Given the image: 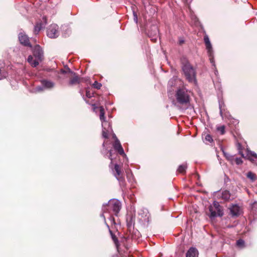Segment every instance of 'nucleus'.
Listing matches in <instances>:
<instances>
[{
	"label": "nucleus",
	"instance_id": "obj_1",
	"mask_svg": "<svg viewBox=\"0 0 257 257\" xmlns=\"http://www.w3.org/2000/svg\"><path fill=\"white\" fill-rule=\"evenodd\" d=\"M181 68L186 80L189 82L196 84V73L195 68L185 57L180 59Z\"/></svg>",
	"mask_w": 257,
	"mask_h": 257
},
{
	"label": "nucleus",
	"instance_id": "obj_2",
	"mask_svg": "<svg viewBox=\"0 0 257 257\" xmlns=\"http://www.w3.org/2000/svg\"><path fill=\"white\" fill-rule=\"evenodd\" d=\"M190 93L185 87L178 89L175 95L177 102L182 105L189 104L191 99Z\"/></svg>",
	"mask_w": 257,
	"mask_h": 257
},
{
	"label": "nucleus",
	"instance_id": "obj_3",
	"mask_svg": "<svg viewBox=\"0 0 257 257\" xmlns=\"http://www.w3.org/2000/svg\"><path fill=\"white\" fill-rule=\"evenodd\" d=\"M61 72L63 74H67L68 75L67 77L69 78L68 85L70 86L79 84L83 81V78L80 77L76 73L71 71L68 67L65 70L62 69Z\"/></svg>",
	"mask_w": 257,
	"mask_h": 257
},
{
	"label": "nucleus",
	"instance_id": "obj_4",
	"mask_svg": "<svg viewBox=\"0 0 257 257\" xmlns=\"http://www.w3.org/2000/svg\"><path fill=\"white\" fill-rule=\"evenodd\" d=\"M121 209V203L118 200H112L109 201L107 204L103 205L102 207L103 213L102 216L105 220L104 213L109 212V210H112L115 216H117Z\"/></svg>",
	"mask_w": 257,
	"mask_h": 257
},
{
	"label": "nucleus",
	"instance_id": "obj_5",
	"mask_svg": "<svg viewBox=\"0 0 257 257\" xmlns=\"http://www.w3.org/2000/svg\"><path fill=\"white\" fill-rule=\"evenodd\" d=\"M113 175L118 181L121 187L124 188L126 186L123 172L122 170L121 166L115 164L114 166V169L112 170Z\"/></svg>",
	"mask_w": 257,
	"mask_h": 257
},
{
	"label": "nucleus",
	"instance_id": "obj_6",
	"mask_svg": "<svg viewBox=\"0 0 257 257\" xmlns=\"http://www.w3.org/2000/svg\"><path fill=\"white\" fill-rule=\"evenodd\" d=\"M58 27L57 25H50L47 30V36L51 38H55L58 36Z\"/></svg>",
	"mask_w": 257,
	"mask_h": 257
},
{
	"label": "nucleus",
	"instance_id": "obj_7",
	"mask_svg": "<svg viewBox=\"0 0 257 257\" xmlns=\"http://www.w3.org/2000/svg\"><path fill=\"white\" fill-rule=\"evenodd\" d=\"M19 40L20 43L23 45L32 48V45L30 42L29 38L25 33H20L19 34Z\"/></svg>",
	"mask_w": 257,
	"mask_h": 257
},
{
	"label": "nucleus",
	"instance_id": "obj_8",
	"mask_svg": "<svg viewBox=\"0 0 257 257\" xmlns=\"http://www.w3.org/2000/svg\"><path fill=\"white\" fill-rule=\"evenodd\" d=\"M204 43L205 44L206 49L207 50V52H208L209 56L210 57V61H211V62L212 63L213 59V56H212L213 50H212V48L211 43L210 42V40H209V37H208V36H207V35L204 36Z\"/></svg>",
	"mask_w": 257,
	"mask_h": 257
},
{
	"label": "nucleus",
	"instance_id": "obj_9",
	"mask_svg": "<svg viewBox=\"0 0 257 257\" xmlns=\"http://www.w3.org/2000/svg\"><path fill=\"white\" fill-rule=\"evenodd\" d=\"M33 55L38 60L41 61L43 58V52L42 48L39 45L35 46L33 50Z\"/></svg>",
	"mask_w": 257,
	"mask_h": 257
},
{
	"label": "nucleus",
	"instance_id": "obj_10",
	"mask_svg": "<svg viewBox=\"0 0 257 257\" xmlns=\"http://www.w3.org/2000/svg\"><path fill=\"white\" fill-rule=\"evenodd\" d=\"M113 148L120 155H124L123 149L120 144L119 141L116 138L113 144Z\"/></svg>",
	"mask_w": 257,
	"mask_h": 257
},
{
	"label": "nucleus",
	"instance_id": "obj_11",
	"mask_svg": "<svg viewBox=\"0 0 257 257\" xmlns=\"http://www.w3.org/2000/svg\"><path fill=\"white\" fill-rule=\"evenodd\" d=\"M198 251L193 247H190L186 253V257H198Z\"/></svg>",
	"mask_w": 257,
	"mask_h": 257
},
{
	"label": "nucleus",
	"instance_id": "obj_12",
	"mask_svg": "<svg viewBox=\"0 0 257 257\" xmlns=\"http://www.w3.org/2000/svg\"><path fill=\"white\" fill-rule=\"evenodd\" d=\"M231 215L233 216H237L239 215L240 208L237 205H233L230 208Z\"/></svg>",
	"mask_w": 257,
	"mask_h": 257
},
{
	"label": "nucleus",
	"instance_id": "obj_13",
	"mask_svg": "<svg viewBox=\"0 0 257 257\" xmlns=\"http://www.w3.org/2000/svg\"><path fill=\"white\" fill-rule=\"evenodd\" d=\"M109 231L111 235V238L115 245L117 250L118 252H119V247L120 244H119L118 240L117 237L115 236V235L112 232V231L110 229H109Z\"/></svg>",
	"mask_w": 257,
	"mask_h": 257
},
{
	"label": "nucleus",
	"instance_id": "obj_14",
	"mask_svg": "<svg viewBox=\"0 0 257 257\" xmlns=\"http://www.w3.org/2000/svg\"><path fill=\"white\" fill-rule=\"evenodd\" d=\"M38 61V60H34L33 57L31 55L29 56L28 58V62L34 67H36L39 65V62Z\"/></svg>",
	"mask_w": 257,
	"mask_h": 257
},
{
	"label": "nucleus",
	"instance_id": "obj_15",
	"mask_svg": "<svg viewBox=\"0 0 257 257\" xmlns=\"http://www.w3.org/2000/svg\"><path fill=\"white\" fill-rule=\"evenodd\" d=\"M213 208L217 210L218 216H222L223 215L222 211L220 209V206L217 202L215 201L213 203Z\"/></svg>",
	"mask_w": 257,
	"mask_h": 257
},
{
	"label": "nucleus",
	"instance_id": "obj_16",
	"mask_svg": "<svg viewBox=\"0 0 257 257\" xmlns=\"http://www.w3.org/2000/svg\"><path fill=\"white\" fill-rule=\"evenodd\" d=\"M41 83L43 86L47 88H51L54 86V83L52 82L46 80H42Z\"/></svg>",
	"mask_w": 257,
	"mask_h": 257
},
{
	"label": "nucleus",
	"instance_id": "obj_17",
	"mask_svg": "<svg viewBox=\"0 0 257 257\" xmlns=\"http://www.w3.org/2000/svg\"><path fill=\"white\" fill-rule=\"evenodd\" d=\"M222 198L225 201H228L230 197V193L228 190H224L222 193Z\"/></svg>",
	"mask_w": 257,
	"mask_h": 257
},
{
	"label": "nucleus",
	"instance_id": "obj_18",
	"mask_svg": "<svg viewBox=\"0 0 257 257\" xmlns=\"http://www.w3.org/2000/svg\"><path fill=\"white\" fill-rule=\"evenodd\" d=\"M209 211L210 212V217H214L218 216L217 210L214 209L212 206H210L209 207Z\"/></svg>",
	"mask_w": 257,
	"mask_h": 257
},
{
	"label": "nucleus",
	"instance_id": "obj_19",
	"mask_svg": "<svg viewBox=\"0 0 257 257\" xmlns=\"http://www.w3.org/2000/svg\"><path fill=\"white\" fill-rule=\"evenodd\" d=\"M246 177L251 181H254L257 179L256 175L251 171L247 172L246 174Z\"/></svg>",
	"mask_w": 257,
	"mask_h": 257
},
{
	"label": "nucleus",
	"instance_id": "obj_20",
	"mask_svg": "<svg viewBox=\"0 0 257 257\" xmlns=\"http://www.w3.org/2000/svg\"><path fill=\"white\" fill-rule=\"evenodd\" d=\"M248 160L252 162H253L257 160V155L254 152H251L248 154Z\"/></svg>",
	"mask_w": 257,
	"mask_h": 257
},
{
	"label": "nucleus",
	"instance_id": "obj_21",
	"mask_svg": "<svg viewBox=\"0 0 257 257\" xmlns=\"http://www.w3.org/2000/svg\"><path fill=\"white\" fill-rule=\"evenodd\" d=\"M99 111H100V114H99L100 119L102 121H104L105 120V116H104L105 111H104V109L103 106L99 107Z\"/></svg>",
	"mask_w": 257,
	"mask_h": 257
},
{
	"label": "nucleus",
	"instance_id": "obj_22",
	"mask_svg": "<svg viewBox=\"0 0 257 257\" xmlns=\"http://www.w3.org/2000/svg\"><path fill=\"white\" fill-rule=\"evenodd\" d=\"M204 141L206 143H212L213 141V140L209 134H204L203 137Z\"/></svg>",
	"mask_w": 257,
	"mask_h": 257
},
{
	"label": "nucleus",
	"instance_id": "obj_23",
	"mask_svg": "<svg viewBox=\"0 0 257 257\" xmlns=\"http://www.w3.org/2000/svg\"><path fill=\"white\" fill-rule=\"evenodd\" d=\"M186 168L187 166L185 165H180L177 171L180 173L184 174L186 172Z\"/></svg>",
	"mask_w": 257,
	"mask_h": 257
},
{
	"label": "nucleus",
	"instance_id": "obj_24",
	"mask_svg": "<svg viewBox=\"0 0 257 257\" xmlns=\"http://www.w3.org/2000/svg\"><path fill=\"white\" fill-rule=\"evenodd\" d=\"M94 96V92H91L89 88H86V97L90 98Z\"/></svg>",
	"mask_w": 257,
	"mask_h": 257
},
{
	"label": "nucleus",
	"instance_id": "obj_25",
	"mask_svg": "<svg viewBox=\"0 0 257 257\" xmlns=\"http://www.w3.org/2000/svg\"><path fill=\"white\" fill-rule=\"evenodd\" d=\"M41 29V24L40 23H38L36 25L34 28V32L35 34H38L40 31Z\"/></svg>",
	"mask_w": 257,
	"mask_h": 257
},
{
	"label": "nucleus",
	"instance_id": "obj_26",
	"mask_svg": "<svg viewBox=\"0 0 257 257\" xmlns=\"http://www.w3.org/2000/svg\"><path fill=\"white\" fill-rule=\"evenodd\" d=\"M225 127L224 125H221L217 127L218 132H220L221 135H223L225 133Z\"/></svg>",
	"mask_w": 257,
	"mask_h": 257
},
{
	"label": "nucleus",
	"instance_id": "obj_27",
	"mask_svg": "<svg viewBox=\"0 0 257 257\" xmlns=\"http://www.w3.org/2000/svg\"><path fill=\"white\" fill-rule=\"evenodd\" d=\"M92 86L95 88L99 89L102 86V85L101 83L98 82L97 81H95L94 83L92 84Z\"/></svg>",
	"mask_w": 257,
	"mask_h": 257
},
{
	"label": "nucleus",
	"instance_id": "obj_28",
	"mask_svg": "<svg viewBox=\"0 0 257 257\" xmlns=\"http://www.w3.org/2000/svg\"><path fill=\"white\" fill-rule=\"evenodd\" d=\"M244 242L242 239H238L236 241V245L238 246H243L244 245Z\"/></svg>",
	"mask_w": 257,
	"mask_h": 257
},
{
	"label": "nucleus",
	"instance_id": "obj_29",
	"mask_svg": "<svg viewBox=\"0 0 257 257\" xmlns=\"http://www.w3.org/2000/svg\"><path fill=\"white\" fill-rule=\"evenodd\" d=\"M234 162H235V163L237 165H240V164H242V163H243L242 159L241 158H236L234 159Z\"/></svg>",
	"mask_w": 257,
	"mask_h": 257
},
{
	"label": "nucleus",
	"instance_id": "obj_30",
	"mask_svg": "<svg viewBox=\"0 0 257 257\" xmlns=\"http://www.w3.org/2000/svg\"><path fill=\"white\" fill-rule=\"evenodd\" d=\"M102 136L103 138H105V139H107L108 138V134L105 131H103L102 132Z\"/></svg>",
	"mask_w": 257,
	"mask_h": 257
},
{
	"label": "nucleus",
	"instance_id": "obj_31",
	"mask_svg": "<svg viewBox=\"0 0 257 257\" xmlns=\"http://www.w3.org/2000/svg\"><path fill=\"white\" fill-rule=\"evenodd\" d=\"M184 43V40L183 39H180L179 41V44L180 45H182Z\"/></svg>",
	"mask_w": 257,
	"mask_h": 257
},
{
	"label": "nucleus",
	"instance_id": "obj_32",
	"mask_svg": "<svg viewBox=\"0 0 257 257\" xmlns=\"http://www.w3.org/2000/svg\"><path fill=\"white\" fill-rule=\"evenodd\" d=\"M237 148H238V150H242V146H241V145L239 143H238L237 144Z\"/></svg>",
	"mask_w": 257,
	"mask_h": 257
},
{
	"label": "nucleus",
	"instance_id": "obj_33",
	"mask_svg": "<svg viewBox=\"0 0 257 257\" xmlns=\"http://www.w3.org/2000/svg\"><path fill=\"white\" fill-rule=\"evenodd\" d=\"M237 148H238V150H242V146H241V145L239 143H238L237 144Z\"/></svg>",
	"mask_w": 257,
	"mask_h": 257
},
{
	"label": "nucleus",
	"instance_id": "obj_34",
	"mask_svg": "<svg viewBox=\"0 0 257 257\" xmlns=\"http://www.w3.org/2000/svg\"><path fill=\"white\" fill-rule=\"evenodd\" d=\"M111 153H112V151H111V150L109 151V156H108V158H109V159H110L111 160H112V158H111V156H112Z\"/></svg>",
	"mask_w": 257,
	"mask_h": 257
},
{
	"label": "nucleus",
	"instance_id": "obj_35",
	"mask_svg": "<svg viewBox=\"0 0 257 257\" xmlns=\"http://www.w3.org/2000/svg\"><path fill=\"white\" fill-rule=\"evenodd\" d=\"M239 154L242 157H244V154H243L242 150L239 151Z\"/></svg>",
	"mask_w": 257,
	"mask_h": 257
},
{
	"label": "nucleus",
	"instance_id": "obj_36",
	"mask_svg": "<svg viewBox=\"0 0 257 257\" xmlns=\"http://www.w3.org/2000/svg\"><path fill=\"white\" fill-rule=\"evenodd\" d=\"M134 19L135 20L137 21V20H138L137 15L135 12H134Z\"/></svg>",
	"mask_w": 257,
	"mask_h": 257
},
{
	"label": "nucleus",
	"instance_id": "obj_37",
	"mask_svg": "<svg viewBox=\"0 0 257 257\" xmlns=\"http://www.w3.org/2000/svg\"><path fill=\"white\" fill-rule=\"evenodd\" d=\"M110 219H111V221L113 222V224H115V220H114V217H113L111 216V217H110Z\"/></svg>",
	"mask_w": 257,
	"mask_h": 257
},
{
	"label": "nucleus",
	"instance_id": "obj_38",
	"mask_svg": "<svg viewBox=\"0 0 257 257\" xmlns=\"http://www.w3.org/2000/svg\"><path fill=\"white\" fill-rule=\"evenodd\" d=\"M111 257H119V255L117 254H113L111 256Z\"/></svg>",
	"mask_w": 257,
	"mask_h": 257
},
{
	"label": "nucleus",
	"instance_id": "obj_39",
	"mask_svg": "<svg viewBox=\"0 0 257 257\" xmlns=\"http://www.w3.org/2000/svg\"><path fill=\"white\" fill-rule=\"evenodd\" d=\"M220 113L221 116H222V110L221 108V107L220 106Z\"/></svg>",
	"mask_w": 257,
	"mask_h": 257
},
{
	"label": "nucleus",
	"instance_id": "obj_40",
	"mask_svg": "<svg viewBox=\"0 0 257 257\" xmlns=\"http://www.w3.org/2000/svg\"><path fill=\"white\" fill-rule=\"evenodd\" d=\"M155 27V31H156V32L157 33V32H158V29H157V27Z\"/></svg>",
	"mask_w": 257,
	"mask_h": 257
}]
</instances>
